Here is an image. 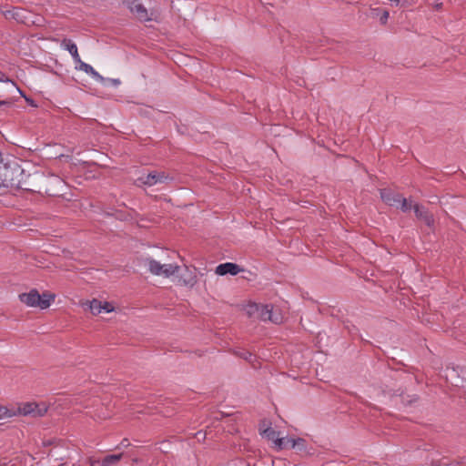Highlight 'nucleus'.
<instances>
[{"instance_id": "f257e3e1", "label": "nucleus", "mask_w": 466, "mask_h": 466, "mask_svg": "<svg viewBox=\"0 0 466 466\" xmlns=\"http://www.w3.org/2000/svg\"><path fill=\"white\" fill-rule=\"evenodd\" d=\"M26 175L17 159L10 155L5 157L0 166V186L5 187L27 190Z\"/></svg>"}, {"instance_id": "f03ea898", "label": "nucleus", "mask_w": 466, "mask_h": 466, "mask_svg": "<svg viewBox=\"0 0 466 466\" xmlns=\"http://www.w3.org/2000/svg\"><path fill=\"white\" fill-rule=\"evenodd\" d=\"M123 4L141 22L160 21V12L157 9H151L148 13L139 0H124Z\"/></svg>"}, {"instance_id": "7ed1b4c3", "label": "nucleus", "mask_w": 466, "mask_h": 466, "mask_svg": "<svg viewBox=\"0 0 466 466\" xmlns=\"http://www.w3.org/2000/svg\"><path fill=\"white\" fill-rule=\"evenodd\" d=\"M22 303L28 307H38L42 309H47L55 299V295L44 293L40 295L36 289H32L28 293L19 295Z\"/></svg>"}, {"instance_id": "20e7f679", "label": "nucleus", "mask_w": 466, "mask_h": 466, "mask_svg": "<svg viewBox=\"0 0 466 466\" xmlns=\"http://www.w3.org/2000/svg\"><path fill=\"white\" fill-rule=\"evenodd\" d=\"M47 405L45 402H26L15 409L17 415L43 417L47 412Z\"/></svg>"}, {"instance_id": "39448f33", "label": "nucleus", "mask_w": 466, "mask_h": 466, "mask_svg": "<svg viewBox=\"0 0 466 466\" xmlns=\"http://www.w3.org/2000/svg\"><path fill=\"white\" fill-rule=\"evenodd\" d=\"M173 178L167 175L165 172L154 171L147 175L141 176L137 179V182L141 185L152 187L157 184H163L171 181Z\"/></svg>"}, {"instance_id": "423d86ee", "label": "nucleus", "mask_w": 466, "mask_h": 466, "mask_svg": "<svg viewBox=\"0 0 466 466\" xmlns=\"http://www.w3.org/2000/svg\"><path fill=\"white\" fill-rule=\"evenodd\" d=\"M263 435L273 441L276 447L279 450H282L287 446L290 445V447L294 448L296 445V441L289 438H280L279 433L273 430L272 428H268L263 431Z\"/></svg>"}, {"instance_id": "0eeeda50", "label": "nucleus", "mask_w": 466, "mask_h": 466, "mask_svg": "<svg viewBox=\"0 0 466 466\" xmlns=\"http://www.w3.org/2000/svg\"><path fill=\"white\" fill-rule=\"evenodd\" d=\"M241 271H243V268H241L238 264L232 262L219 264L215 270L216 274L219 276H224L227 274L236 276Z\"/></svg>"}, {"instance_id": "6e6552de", "label": "nucleus", "mask_w": 466, "mask_h": 466, "mask_svg": "<svg viewBox=\"0 0 466 466\" xmlns=\"http://www.w3.org/2000/svg\"><path fill=\"white\" fill-rule=\"evenodd\" d=\"M402 196L393 192L390 189L383 188L380 190L381 199L389 206L399 208V202Z\"/></svg>"}, {"instance_id": "1a4fd4ad", "label": "nucleus", "mask_w": 466, "mask_h": 466, "mask_svg": "<svg viewBox=\"0 0 466 466\" xmlns=\"http://www.w3.org/2000/svg\"><path fill=\"white\" fill-rule=\"evenodd\" d=\"M413 209L416 217L421 219L428 227L431 228L434 225L433 216L424 207L415 204L413 205Z\"/></svg>"}, {"instance_id": "9d476101", "label": "nucleus", "mask_w": 466, "mask_h": 466, "mask_svg": "<svg viewBox=\"0 0 466 466\" xmlns=\"http://www.w3.org/2000/svg\"><path fill=\"white\" fill-rule=\"evenodd\" d=\"M145 263L147 266V268L151 274L156 275V276L161 275V273H162L161 268L163 267L160 262H158L151 258H147L145 259Z\"/></svg>"}, {"instance_id": "9b49d317", "label": "nucleus", "mask_w": 466, "mask_h": 466, "mask_svg": "<svg viewBox=\"0 0 466 466\" xmlns=\"http://www.w3.org/2000/svg\"><path fill=\"white\" fill-rule=\"evenodd\" d=\"M61 47L67 50L74 58H79L77 46L71 39H63Z\"/></svg>"}, {"instance_id": "f8f14e48", "label": "nucleus", "mask_w": 466, "mask_h": 466, "mask_svg": "<svg viewBox=\"0 0 466 466\" xmlns=\"http://www.w3.org/2000/svg\"><path fill=\"white\" fill-rule=\"evenodd\" d=\"M77 61L80 63L79 68L81 70L91 75L92 77L94 79H96V81H99V82L105 81V78L102 76H100L90 65L82 62V60H77Z\"/></svg>"}, {"instance_id": "ddd939ff", "label": "nucleus", "mask_w": 466, "mask_h": 466, "mask_svg": "<svg viewBox=\"0 0 466 466\" xmlns=\"http://www.w3.org/2000/svg\"><path fill=\"white\" fill-rule=\"evenodd\" d=\"M161 275L164 278H169L177 274L179 270V266L177 264H162Z\"/></svg>"}, {"instance_id": "4468645a", "label": "nucleus", "mask_w": 466, "mask_h": 466, "mask_svg": "<svg viewBox=\"0 0 466 466\" xmlns=\"http://www.w3.org/2000/svg\"><path fill=\"white\" fill-rule=\"evenodd\" d=\"M259 309H260L258 310V318L263 321H268V319L271 318V311L273 309V306L268 304H259Z\"/></svg>"}, {"instance_id": "2eb2a0df", "label": "nucleus", "mask_w": 466, "mask_h": 466, "mask_svg": "<svg viewBox=\"0 0 466 466\" xmlns=\"http://www.w3.org/2000/svg\"><path fill=\"white\" fill-rule=\"evenodd\" d=\"M122 458V453L120 454H111L104 457L100 461V466H111L117 463Z\"/></svg>"}, {"instance_id": "dca6fc26", "label": "nucleus", "mask_w": 466, "mask_h": 466, "mask_svg": "<svg viewBox=\"0 0 466 466\" xmlns=\"http://www.w3.org/2000/svg\"><path fill=\"white\" fill-rule=\"evenodd\" d=\"M17 412L15 408L9 409L5 406L0 405V420L16 416Z\"/></svg>"}, {"instance_id": "f3484780", "label": "nucleus", "mask_w": 466, "mask_h": 466, "mask_svg": "<svg viewBox=\"0 0 466 466\" xmlns=\"http://www.w3.org/2000/svg\"><path fill=\"white\" fill-rule=\"evenodd\" d=\"M89 309L93 315H98L102 312V302L98 299H93L89 302Z\"/></svg>"}, {"instance_id": "a211bd4d", "label": "nucleus", "mask_w": 466, "mask_h": 466, "mask_svg": "<svg viewBox=\"0 0 466 466\" xmlns=\"http://www.w3.org/2000/svg\"><path fill=\"white\" fill-rule=\"evenodd\" d=\"M259 309V304L257 303H250L246 308V311L249 317H258Z\"/></svg>"}, {"instance_id": "6ab92c4d", "label": "nucleus", "mask_w": 466, "mask_h": 466, "mask_svg": "<svg viewBox=\"0 0 466 466\" xmlns=\"http://www.w3.org/2000/svg\"><path fill=\"white\" fill-rule=\"evenodd\" d=\"M283 320V316L281 315V313L277 310V309H272L271 311V318L268 319V321H271L275 324H279V323H281Z\"/></svg>"}, {"instance_id": "aec40b11", "label": "nucleus", "mask_w": 466, "mask_h": 466, "mask_svg": "<svg viewBox=\"0 0 466 466\" xmlns=\"http://www.w3.org/2000/svg\"><path fill=\"white\" fill-rule=\"evenodd\" d=\"M411 208H413V206L411 204L408 203V200L405 198L401 197L400 199V202H399L398 208H400L403 212H407Z\"/></svg>"}, {"instance_id": "412c9836", "label": "nucleus", "mask_w": 466, "mask_h": 466, "mask_svg": "<svg viewBox=\"0 0 466 466\" xmlns=\"http://www.w3.org/2000/svg\"><path fill=\"white\" fill-rule=\"evenodd\" d=\"M0 82H5L10 83L14 87L17 89V91L22 94V91L19 89V87L16 86L15 82H13L11 79H9L3 72L0 71Z\"/></svg>"}, {"instance_id": "4be33fe9", "label": "nucleus", "mask_w": 466, "mask_h": 466, "mask_svg": "<svg viewBox=\"0 0 466 466\" xmlns=\"http://www.w3.org/2000/svg\"><path fill=\"white\" fill-rule=\"evenodd\" d=\"M390 16L388 10H382L380 16V22L381 25H386Z\"/></svg>"}, {"instance_id": "5701e85b", "label": "nucleus", "mask_w": 466, "mask_h": 466, "mask_svg": "<svg viewBox=\"0 0 466 466\" xmlns=\"http://www.w3.org/2000/svg\"><path fill=\"white\" fill-rule=\"evenodd\" d=\"M114 310V307L109 302L102 303V311L111 312Z\"/></svg>"}, {"instance_id": "b1692460", "label": "nucleus", "mask_w": 466, "mask_h": 466, "mask_svg": "<svg viewBox=\"0 0 466 466\" xmlns=\"http://www.w3.org/2000/svg\"><path fill=\"white\" fill-rule=\"evenodd\" d=\"M242 358H244L246 360H248L250 363H253V360H255V356L250 352H244L241 355Z\"/></svg>"}, {"instance_id": "393cba45", "label": "nucleus", "mask_w": 466, "mask_h": 466, "mask_svg": "<svg viewBox=\"0 0 466 466\" xmlns=\"http://www.w3.org/2000/svg\"><path fill=\"white\" fill-rule=\"evenodd\" d=\"M106 80L108 82H110L115 86H117L118 85H120V80L117 78H107Z\"/></svg>"}, {"instance_id": "a878e982", "label": "nucleus", "mask_w": 466, "mask_h": 466, "mask_svg": "<svg viewBox=\"0 0 466 466\" xmlns=\"http://www.w3.org/2000/svg\"><path fill=\"white\" fill-rule=\"evenodd\" d=\"M120 445H121L122 447L127 448V447H128V446L130 445V442L128 441V440H127V439H124V440H122V441H121Z\"/></svg>"}, {"instance_id": "bb28decb", "label": "nucleus", "mask_w": 466, "mask_h": 466, "mask_svg": "<svg viewBox=\"0 0 466 466\" xmlns=\"http://www.w3.org/2000/svg\"><path fill=\"white\" fill-rule=\"evenodd\" d=\"M15 15H16V13H15L14 11H7L6 13H5V15L6 17H8V16L14 17Z\"/></svg>"}, {"instance_id": "cd10ccee", "label": "nucleus", "mask_w": 466, "mask_h": 466, "mask_svg": "<svg viewBox=\"0 0 466 466\" xmlns=\"http://www.w3.org/2000/svg\"><path fill=\"white\" fill-rule=\"evenodd\" d=\"M382 10L379 9V8H375L373 9V13L376 15H379L380 13H381Z\"/></svg>"}, {"instance_id": "c85d7f7f", "label": "nucleus", "mask_w": 466, "mask_h": 466, "mask_svg": "<svg viewBox=\"0 0 466 466\" xmlns=\"http://www.w3.org/2000/svg\"><path fill=\"white\" fill-rule=\"evenodd\" d=\"M8 102L5 100H0V106L3 105H6Z\"/></svg>"}, {"instance_id": "c756f323", "label": "nucleus", "mask_w": 466, "mask_h": 466, "mask_svg": "<svg viewBox=\"0 0 466 466\" xmlns=\"http://www.w3.org/2000/svg\"><path fill=\"white\" fill-rule=\"evenodd\" d=\"M416 400H417L416 398H413V399H410V400H407V402H408L409 404H411V403H412L413 401H415Z\"/></svg>"}, {"instance_id": "7c9ffc66", "label": "nucleus", "mask_w": 466, "mask_h": 466, "mask_svg": "<svg viewBox=\"0 0 466 466\" xmlns=\"http://www.w3.org/2000/svg\"><path fill=\"white\" fill-rule=\"evenodd\" d=\"M186 56H187V58H196L195 56H190V55H186Z\"/></svg>"}]
</instances>
